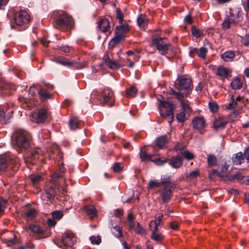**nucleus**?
Listing matches in <instances>:
<instances>
[{
  "label": "nucleus",
  "instance_id": "f257e3e1",
  "mask_svg": "<svg viewBox=\"0 0 249 249\" xmlns=\"http://www.w3.org/2000/svg\"><path fill=\"white\" fill-rule=\"evenodd\" d=\"M13 137L16 145L19 148L26 149L29 147L32 137L28 132L24 129H18L14 132Z\"/></svg>",
  "mask_w": 249,
  "mask_h": 249
},
{
  "label": "nucleus",
  "instance_id": "f03ea898",
  "mask_svg": "<svg viewBox=\"0 0 249 249\" xmlns=\"http://www.w3.org/2000/svg\"><path fill=\"white\" fill-rule=\"evenodd\" d=\"M159 108L160 115L171 124L174 120V107L172 102L159 100Z\"/></svg>",
  "mask_w": 249,
  "mask_h": 249
},
{
  "label": "nucleus",
  "instance_id": "7ed1b4c3",
  "mask_svg": "<svg viewBox=\"0 0 249 249\" xmlns=\"http://www.w3.org/2000/svg\"><path fill=\"white\" fill-rule=\"evenodd\" d=\"M153 43L156 46L159 53L161 55L166 54L168 51L171 49V45L165 37L153 38Z\"/></svg>",
  "mask_w": 249,
  "mask_h": 249
},
{
  "label": "nucleus",
  "instance_id": "20e7f679",
  "mask_svg": "<svg viewBox=\"0 0 249 249\" xmlns=\"http://www.w3.org/2000/svg\"><path fill=\"white\" fill-rule=\"evenodd\" d=\"M100 104L104 106L107 105L108 107H111L114 104L115 97L113 91L109 88L103 89L101 92Z\"/></svg>",
  "mask_w": 249,
  "mask_h": 249
},
{
  "label": "nucleus",
  "instance_id": "39448f33",
  "mask_svg": "<svg viewBox=\"0 0 249 249\" xmlns=\"http://www.w3.org/2000/svg\"><path fill=\"white\" fill-rule=\"evenodd\" d=\"M76 242V237L75 235L70 232H65L61 236V245L59 247L63 249H66L67 248L71 247Z\"/></svg>",
  "mask_w": 249,
  "mask_h": 249
},
{
  "label": "nucleus",
  "instance_id": "423d86ee",
  "mask_svg": "<svg viewBox=\"0 0 249 249\" xmlns=\"http://www.w3.org/2000/svg\"><path fill=\"white\" fill-rule=\"evenodd\" d=\"M192 80L189 78L183 77L178 79V89L180 90H186L187 92L185 96H187L191 92L192 89Z\"/></svg>",
  "mask_w": 249,
  "mask_h": 249
},
{
  "label": "nucleus",
  "instance_id": "0eeeda50",
  "mask_svg": "<svg viewBox=\"0 0 249 249\" xmlns=\"http://www.w3.org/2000/svg\"><path fill=\"white\" fill-rule=\"evenodd\" d=\"M36 116V117H34L33 115H30V120L37 123H42L49 117L50 113L47 109L42 108L39 110Z\"/></svg>",
  "mask_w": 249,
  "mask_h": 249
},
{
  "label": "nucleus",
  "instance_id": "6e6552de",
  "mask_svg": "<svg viewBox=\"0 0 249 249\" xmlns=\"http://www.w3.org/2000/svg\"><path fill=\"white\" fill-rule=\"evenodd\" d=\"M54 20L56 28L71 27L73 24L72 17H57Z\"/></svg>",
  "mask_w": 249,
  "mask_h": 249
},
{
  "label": "nucleus",
  "instance_id": "1a4fd4ad",
  "mask_svg": "<svg viewBox=\"0 0 249 249\" xmlns=\"http://www.w3.org/2000/svg\"><path fill=\"white\" fill-rule=\"evenodd\" d=\"M171 188L172 185L166 184L161 190L158 191L160 195L163 203H166L170 200L172 196Z\"/></svg>",
  "mask_w": 249,
  "mask_h": 249
},
{
  "label": "nucleus",
  "instance_id": "9d476101",
  "mask_svg": "<svg viewBox=\"0 0 249 249\" xmlns=\"http://www.w3.org/2000/svg\"><path fill=\"white\" fill-rule=\"evenodd\" d=\"M56 195L57 193L55 188L53 187H50L45 191L44 193L42 194L41 197L43 200L51 201L54 198Z\"/></svg>",
  "mask_w": 249,
  "mask_h": 249
},
{
  "label": "nucleus",
  "instance_id": "9b49d317",
  "mask_svg": "<svg viewBox=\"0 0 249 249\" xmlns=\"http://www.w3.org/2000/svg\"><path fill=\"white\" fill-rule=\"evenodd\" d=\"M124 40V36L120 32H115V36L112 38L108 44L110 49H113L116 45L122 43Z\"/></svg>",
  "mask_w": 249,
  "mask_h": 249
},
{
  "label": "nucleus",
  "instance_id": "f8f14e48",
  "mask_svg": "<svg viewBox=\"0 0 249 249\" xmlns=\"http://www.w3.org/2000/svg\"><path fill=\"white\" fill-rule=\"evenodd\" d=\"M98 27L103 33H111L110 22L107 18H104L98 23Z\"/></svg>",
  "mask_w": 249,
  "mask_h": 249
},
{
  "label": "nucleus",
  "instance_id": "ddd939ff",
  "mask_svg": "<svg viewBox=\"0 0 249 249\" xmlns=\"http://www.w3.org/2000/svg\"><path fill=\"white\" fill-rule=\"evenodd\" d=\"M216 75L223 81L231 77V71L226 68L221 66L217 69Z\"/></svg>",
  "mask_w": 249,
  "mask_h": 249
},
{
  "label": "nucleus",
  "instance_id": "4468645a",
  "mask_svg": "<svg viewBox=\"0 0 249 249\" xmlns=\"http://www.w3.org/2000/svg\"><path fill=\"white\" fill-rule=\"evenodd\" d=\"M105 64L111 69H118L122 66L119 62L112 61L108 54H105L103 57Z\"/></svg>",
  "mask_w": 249,
  "mask_h": 249
},
{
  "label": "nucleus",
  "instance_id": "2eb2a0df",
  "mask_svg": "<svg viewBox=\"0 0 249 249\" xmlns=\"http://www.w3.org/2000/svg\"><path fill=\"white\" fill-rule=\"evenodd\" d=\"M53 61L63 66L68 67H76L77 65L75 62L69 61L67 59L61 56L53 57Z\"/></svg>",
  "mask_w": 249,
  "mask_h": 249
},
{
  "label": "nucleus",
  "instance_id": "dca6fc26",
  "mask_svg": "<svg viewBox=\"0 0 249 249\" xmlns=\"http://www.w3.org/2000/svg\"><path fill=\"white\" fill-rule=\"evenodd\" d=\"M170 165L174 168H178L183 164V160L180 156L173 157L169 160Z\"/></svg>",
  "mask_w": 249,
  "mask_h": 249
},
{
  "label": "nucleus",
  "instance_id": "f3484780",
  "mask_svg": "<svg viewBox=\"0 0 249 249\" xmlns=\"http://www.w3.org/2000/svg\"><path fill=\"white\" fill-rule=\"evenodd\" d=\"M228 123V121L223 117H220L216 119L213 123L215 129L223 128Z\"/></svg>",
  "mask_w": 249,
  "mask_h": 249
},
{
  "label": "nucleus",
  "instance_id": "a211bd4d",
  "mask_svg": "<svg viewBox=\"0 0 249 249\" xmlns=\"http://www.w3.org/2000/svg\"><path fill=\"white\" fill-rule=\"evenodd\" d=\"M14 22L18 26L24 25L30 21V17H13Z\"/></svg>",
  "mask_w": 249,
  "mask_h": 249
},
{
  "label": "nucleus",
  "instance_id": "6ab92c4d",
  "mask_svg": "<svg viewBox=\"0 0 249 249\" xmlns=\"http://www.w3.org/2000/svg\"><path fill=\"white\" fill-rule=\"evenodd\" d=\"M152 225L154 226V228L153 230H150L152 231V235L151 238L155 241L157 242H160L163 239V235L160 233H159L158 231V230H157L156 228V224L154 222H152Z\"/></svg>",
  "mask_w": 249,
  "mask_h": 249
},
{
  "label": "nucleus",
  "instance_id": "aec40b11",
  "mask_svg": "<svg viewBox=\"0 0 249 249\" xmlns=\"http://www.w3.org/2000/svg\"><path fill=\"white\" fill-rule=\"evenodd\" d=\"M193 127L196 129H203L205 127V121L203 117H196L193 120Z\"/></svg>",
  "mask_w": 249,
  "mask_h": 249
},
{
  "label": "nucleus",
  "instance_id": "412c9836",
  "mask_svg": "<svg viewBox=\"0 0 249 249\" xmlns=\"http://www.w3.org/2000/svg\"><path fill=\"white\" fill-rule=\"evenodd\" d=\"M179 101L180 102L181 107L183 110L182 112H184L186 114H187L188 116H189L192 112V109L189 106V102L184 100L183 97H182L181 100H179Z\"/></svg>",
  "mask_w": 249,
  "mask_h": 249
},
{
  "label": "nucleus",
  "instance_id": "4be33fe9",
  "mask_svg": "<svg viewBox=\"0 0 249 249\" xmlns=\"http://www.w3.org/2000/svg\"><path fill=\"white\" fill-rule=\"evenodd\" d=\"M232 161L234 164L240 165L244 161V157L243 153L239 152L235 154L232 158Z\"/></svg>",
  "mask_w": 249,
  "mask_h": 249
},
{
  "label": "nucleus",
  "instance_id": "5701e85b",
  "mask_svg": "<svg viewBox=\"0 0 249 249\" xmlns=\"http://www.w3.org/2000/svg\"><path fill=\"white\" fill-rule=\"evenodd\" d=\"M8 168V160L4 156H0V172H4Z\"/></svg>",
  "mask_w": 249,
  "mask_h": 249
},
{
  "label": "nucleus",
  "instance_id": "b1692460",
  "mask_svg": "<svg viewBox=\"0 0 249 249\" xmlns=\"http://www.w3.org/2000/svg\"><path fill=\"white\" fill-rule=\"evenodd\" d=\"M234 57L235 53L232 51H227L221 55V58L226 62L232 61Z\"/></svg>",
  "mask_w": 249,
  "mask_h": 249
},
{
  "label": "nucleus",
  "instance_id": "393cba45",
  "mask_svg": "<svg viewBox=\"0 0 249 249\" xmlns=\"http://www.w3.org/2000/svg\"><path fill=\"white\" fill-rule=\"evenodd\" d=\"M231 87L234 89H240L243 86V82L238 77H235L232 80Z\"/></svg>",
  "mask_w": 249,
  "mask_h": 249
},
{
  "label": "nucleus",
  "instance_id": "a878e982",
  "mask_svg": "<svg viewBox=\"0 0 249 249\" xmlns=\"http://www.w3.org/2000/svg\"><path fill=\"white\" fill-rule=\"evenodd\" d=\"M69 126L71 130H75L79 128L80 122L77 117L71 118L69 121Z\"/></svg>",
  "mask_w": 249,
  "mask_h": 249
},
{
  "label": "nucleus",
  "instance_id": "bb28decb",
  "mask_svg": "<svg viewBox=\"0 0 249 249\" xmlns=\"http://www.w3.org/2000/svg\"><path fill=\"white\" fill-rule=\"evenodd\" d=\"M87 215L90 217L93 218L97 214V211L93 206H86L84 207Z\"/></svg>",
  "mask_w": 249,
  "mask_h": 249
},
{
  "label": "nucleus",
  "instance_id": "cd10ccee",
  "mask_svg": "<svg viewBox=\"0 0 249 249\" xmlns=\"http://www.w3.org/2000/svg\"><path fill=\"white\" fill-rule=\"evenodd\" d=\"M112 233L117 238H120L123 236L122 229L118 226L115 225L110 229Z\"/></svg>",
  "mask_w": 249,
  "mask_h": 249
},
{
  "label": "nucleus",
  "instance_id": "c85d7f7f",
  "mask_svg": "<svg viewBox=\"0 0 249 249\" xmlns=\"http://www.w3.org/2000/svg\"><path fill=\"white\" fill-rule=\"evenodd\" d=\"M148 19L146 17H138L137 18V23L139 26L142 29H144L148 23Z\"/></svg>",
  "mask_w": 249,
  "mask_h": 249
},
{
  "label": "nucleus",
  "instance_id": "c756f323",
  "mask_svg": "<svg viewBox=\"0 0 249 249\" xmlns=\"http://www.w3.org/2000/svg\"><path fill=\"white\" fill-rule=\"evenodd\" d=\"M181 154L187 160H192L195 158L194 155L187 150L186 148H182L181 149Z\"/></svg>",
  "mask_w": 249,
  "mask_h": 249
},
{
  "label": "nucleus",
  "instance_id": "7c9ffc66",
  "mask_svg": "<svg viewBox=\"0 0 249 249\" xmlns=\"http://www.w3.org/2000/svg\"><path fill=\"white\" fill-rule=\"evenodd\" d=\"M38 95L42 100L50 99L52 98V94L47 92L45 90L40 89L38 91Z\"/></svg>",
  "mask_w": 249,
  "mask_h": 249
},
{
  "label": "nucleus",
  "instance_id": "2f4dec72",
  "mask_svg": "<svg viewBox=\"0 0 249 249\" xmlns=\"http://www.w3.org/2000/svg\"><path fill=\"white\" fill-rule=\"evenodd\" d=\"M167 142V138L165 136H162L158 138L155 142L156 145L160 148H162Z\"/></svg>",
  "mask_w": 249,
  "mask_h": 249
},
{
  "label": "nucleus",
  "instance_id": "473e14b6",
  "mask_svg": "<svg viewBox=\"0 0 249 249\" xmlns=\"http://www.w3.org/2000/svg\"><path fill=\"white\" fill-rule=\"evenodd\" d=\"M192 34L193 36L196 38L200 37L203 36V32L202 31L198 28H197L196 26H193L191 29Z\"/></svg>",
  "mask_w": 249,
  "mask_h": 249
},
{
  "label": "nucleus",
  "instance_id": "72a5a7b5",
  "mask_svg": "<svg viewBox=\"0 0 249 249\" xmlns=\"http://www.w3.org/2000/svg\"><path fill=\"white\" fill-rule=\"evenodd\" d=\"M231 17H228L226 18V19L223 21L222 24V28L224 30H226L229 29L231 23L233 22L234 20L231 18H230Z\"/></svg>",
  "mask_w": 249,
  "mask_h": 249
},
{
  "label": "nucleus",
  "instance_id": "f704fd0d",
  "mask_svg": "<svg viewBox=\"0 0 249 249\" xmlns=\"http://www.w3.org/2000/svg\"><path fill=\"white\" fill-rule=\"evenodd\" d=\"M39 154V150L38 149H35V150L30 152L28 155V159L30 160H36L38 158Z\"/></svg>",
  "mask_w": 249,
  "mask_h": 249
},
{
  "label": "nucleus",
  "instance_id": "c9c22d12",
  "mask_svg": "<svg viewBox=\"0 0 249 249\" xmlns=\"http://www.w3.org/2000/svg\"><path fill=\"white\" fill-rule=\"evenodd\" d=\"M134 218L133 215L132 213H129L127 215V221L131 229H134L138 223V222L134 221Z\"/></svg>",
  "mask_w": 249,
  "mask_h": 249
},
{
  "label": "nucleus",
  "instance_id": "e433bc0d",
  "mask_svg": "<svg viewBox=\"0 0 249 249\" xmlns=\"http://www.w3.org/2000/svg\"><path fill=\"white\" fill-rule=\"evenodd\" d=\"M138 92L137 89L135 87H131L126 90V94L128 97H134Z\"/></svg>",
  "mask_w": 249,
  "mask_h": 249
},
{
  "label": "nucleus",
  "instance_id": "4c0bfd02",
  "mask_svg": "<svg viewBox=\"0 0 249 249\" xmlns=\"http://www.w3.org/2000/svg\"><path fill=\"white\" fill-rule=\"evenodd\" d=\"M129 30V28L127 24H123L120 26H118L116 27L115 32H120L122 33L123 35L124 33Z\"/></svg>",
  "mask_w": 249,
  "mask_h": 249
},
{
  "label": "nucleus",
  "instance_id": "58836bf2",
  "mask_svg": "<svg viewBox=\"0 0 249 249\" xmlns=\"http://www.w3.org/2000/svg\"><path fill=\"white\" fill-rule=\"evenodd\" d=\"M217 162V159L214 155L210 154L207 157V163L210 166H214Z\"/></svg>",
  "mask_w": 249,
  "mask_h": 249
},
{
  "label": "nucleus",
  "instance_id": "ea45409f",
  "mask_svg": "<svg viewBox=\"0 0 249 249\" xmlns=\"http://www.w3.org/2000/svg\"><path fill=\"white\" fill-rule=\"evenodd\" d=\"M29 229L32 232L36 234H41L43 232L39 226L36 225H30Z\"/></svg>",
  "mask_w": 249,
  "mask_h": 249
},
{
  "label": "nucleus",
  "instance_id": "a19ab883",
  "mask_svg": "<svg viewBox=\"0 0 249 249\" xmlns=\"http://www.w3.org/2000/svg\"><path fill=\"white\" fill-rule=\"evenodd\" d=\"M151 161L154 162L157 165L161 166L167 162V159L165 158H158L155 159L151 160Z\"/></svg>",
  "mask_w": 249,
  "mask_h": 249
},
{
  "label": "nucleus",
  "instance_id": "79ce46f5",
  "mask_svg": "<svg viewBox=\"0 0 249 249\" xmlns=\"http://www.w3.org/2000/svg\"><path fill=\"white\" fill-rule=\"evenodd\" d=\"M160 186V182L156 180H150L147 185V189L150 190Z\"/></svg>",
  "mask_w": 249,
  "mask_h": 249
},
{
  "label": "nucleus",
  "instance_id": "37998d69",
  "mask_svg": "<svg viewBox=\"0 0 249 249\" xmlns=\"http://www.w3.org/2000/svg\"><path fill=\"white\" fill-rule=\"evenodd\" d=\"M140 158L142 161L152 160V155L148 154L145 151H142V149L140 152Z\"/></svg>",
  "mask_w": 249,
  "mask_h": 249
},
{
  "label": "nucleus",
  "instance_id": "c03bdc74",
  "mask_svg": "<svg viewBox=\"0 0 249 249\" xmlns=\"http://www.w3.org/2000/svg\"><path fill=\"white\" fill-rule=\"evenodd\" d=\"M186 115L187 114L181 111L176 115V118L179 123H183L185 121Z\"/></svg>",
  "mask_w": 249,
  "mask_h": 249
},
{
  "label": "nucleus",
  "instance_id": "a18cd8bd",
  "mask_svg": "<svg viewBox=\"0 0 249 249\" xmlns=\"http://www.w3.org/2000/svg\"><path fill=\"white\" fill-rule=\"evenodd\" d=\"M199 175V171L198 169H196V170L191 172L189 174L186 175V177L191 179H193L196 178L197 176Z\"/></svg>",
  "mask_w": 249,
  "mask_h": 249
},
{
  "label": "nucleus",
  "instance_id": "49530a36",
  "mask_svg": "<svg viewBox=\"0 0 249 249\" xmlns=\"http://www.w3.org/2000/svg\"><path fill=\"white\" fill-rule=\"evenodd\" d=\"M37 213V211L35 209H31L28 210L25 213L27 217L33 218L36 216Z\"/></svg>",
  "mask_w": 249,
  "mask_h": 249
},
{
  "label": "nucleus",
  "instance_id": "de8ad7c7",
  "mask_svg": "<svg viewBox=\"0 0 249 249\" xmlns=\"http://www.w3.org/2000/svg\"><path fill=\"white\" fill-rule=\"evenodd\" d=\"M7 201L5 199L0 198V215L4 213V210L6 207Z\"/></svg>",
  "mask_w": 249,
  "mask_h": 249
},
{
  "label": "nucleus",
  "instance_id": "09e8293b",
  "mask_svg": "<svg viewBox=\"0 0 249 249\" xmlns=\"http://www.w3.org/2000/svg\"><path fill=\"white\" fill-rule=\"evenodd\" d=\"M113 170L115 172H119L122 170L124 166L122 163L116 162L113 165Z\"/></svg>",
  "mask_w": 249,
  "mask_h": 249
},
{
  "label": "nucleus",
  "instance_id": "8fccbe9b",
  "mask_svg": "<svg viewBox=\"0 0 249 249\" xmlns=\"http://www.w3.org/2000/svg\"><path fill=\"white\" fill-rule=\"evenodd\" d=\"M207 49L205 47H201L199 50H198L197 55L202 58H205L206 54L207 53Z\"/></svg>",
  "mask_w": 249,
  "mask_h": 249
},
{
  "label": "nucleus",
  "instance_id": "3c124183",
  "mask_svg": "<svg viewBox=\"0 0 249 249\" xmlns=\"http://www.w3.org/2000/svg\"><path fill=\"white\" fill-rule=\"evenodd\" d=\"M90 240L92 244L99 245L101 242V238L99 235L97 236H91L90 237Z\"/></svg>",
  "mask_w": 249,
  "mask_h": 249
},
{
  "label": "nucleus",
  "instance_id": "603ef678",
  "mask_svg": "<svg viewBox=\"0 0 249 249\" xmlns=\"http://www.w3.org/2000/svg\"><path fill=\"white\" fill-rule=\"evenodd\" d=\"M133 229L138 234H142L145 233L144 229L140 226V224L139 222L137 223L134 229Z\"/></svg>",
  "mask_w": 249,
  "mask_h": 249
},
{
  "label": "nucleus",
  "instance_id": "864d4df0",
  "mask_svg": "<svg viewBox=\"0 0 249 249\" xmlns=\"http://www.w3.org/2000/svg\"><path fill=\"white\" fill-rule=\"evenodd\" d=\"M244 178V176H242L241 173L240 172H238L234 175L232 176L231 177V179H237L239 182H245L243 179Z\"/></svg>",
  "mask_w": 249,
  "mask_h": 249
},
{
  "label": "nucleus",
  "instance_id": "5fc2aeb1",
  "mask_svg": "<svg viewBox=\"0 0 249 249\" xmlns=\"http://www.w3.org/2000/svg\"><path fill=\"white\" fill-rule=\"evenodd\" d=\"M63 214L61 211H55L52 213V216L53 218L56 220H60L63 216Z\"/></svg>",
  "mask_w": 249,
  "mask_h": 249
},
{
  "label": "nucleus",
  "instance_id": "6e6d98bb",
  "mask_svg": "<svg viewBox=\"0 0 249 249\" xmlns=\"http://www.w3.org/2000/svg\"><path fill=\"white\" fill-rule=\"evenodd\" d=\"M42 179V177L39 175H33L30 177V180L34 183H36L40 181Z\"/></svg>",
  "mask_w": 249,
  "mask_h": 249
},
{
  "label": "nucleus",
  "instance_id": "4d7b16f0",
  "mask_svg": "<svg viewBox=\"0 0 249 249\" xmlns=\"http://www.w3.org/2000/svg\"><path fill=\"white\" fill-rule=\"evenodd\" d=\"M231 101L226 106V109H233L236 107V102L234 101L232 97L231 98Z\"/></svg>",
  "mask_w": 249,
  "mask_h": 249
},
{
  "label": "nucleus",
  "instance_id": "13d9d810",
  "mask_svg": "<svg viewBox=\"0 0 249 249\" xmlns=\"http://www.w3.org/2000/svg\"><path fill=\"white\" fill-rule=\"evenodd\" d=\"M241 43L245 46H249V33L247 34L245 36L242 37Z\"/></svg>",
  "mask_w": 249,
  "mask_h": 249
},
{
  "label": "nucleus",
  "instance_id": "bf43d9fd",
  "mask_svg": "<svg viewBox=\"0 0 249 249\" xmlns=\"http://www.w3.org/2000/svg\"><path fill=\"white\" fill-rule=\"evenodd\" d=\"M209 106L210 110L213 112H216L218 110V105L215 103H210Z\"/></svg>",
  "mask_w": 249,
  "mask_h": 249
},
{
  "label": "nucleus",
  "instance_id": "052dcab7",
  "mask_svg": "<svg viewBox=\"0 0 249 249\" xmlns=\"http://www.w3.org/2000/svg\"><path fill=\"white\" fill-rule=\"evenodd\" d=\"M170 92V94L176 95L177 99L178 100H181L182 97H184L182 94L176 92L173 89H171Z\"/></svg>",
  "mask_w": 249,
  "mask_h": 249
},
{
  "label": "nucleus",
  "instance_id": "680f3d73",
  "mask_svg": "<svg viewBox=\"0 0 249 249\" xmlns=\"http://www.w3.org/2000/svg\"><path fill=\"white\" fill-rule=\"evenodd\" d=\"M230 16H238L239 10L238 8L234 7L230 9Z\"/></svg>",
  "mask_w": 249,
  "mask_h": 249
},
{
  "label": "nucleus",
  "instance_id": "e2e57ef3",
  "mask_svg": "<svg viewBox=\"0 0 249 249\" xmlns=\"http://www.w3.org/2000/svg\"><path fill=\"white\" fill-rule=\"evenodd\" d=\"M3 88L5 90H15L16 89L15 86L10 83L5 84Z\"/></svg>",
  "mask_w": 249,
  "mask_h": 249
},
{
  "label": "nucleus",
  "instance_id": "0e129e2a",
  "mask_svg": "<svg viewBox=\"0 0 249 249\" xmlns=\"http://www.w3.org/2000/svg\"><path fill=\"white\" fill-rule=\"evenodd\" d=\"M18 242L17 239H16V236H14V238H11L9 239H7V244L8 246H12L16 244Z\"/></svg>",
  "mask_w": 249,
  "mask_h": 249
},
{
  "label": "nucleus",
  "instance_id": "69168bd1",
  "mask_svg": "<svg viewBox=\"0 0 249 249\" xmlns=\"http://www.w3.org/2000/svg\"><path fill=\"white\" fill-rule=\"evenodd\" d=\"M31 13L29 12L28 10H20L18 15L16 16H30Z\"/></svg>",
  "mask_w": 249,
  "mask_h": 249
},
{
  "label": "nucleus",
  "instance_id": "338daca9",
  "mask_svg": "<svg viewBox=\"0 0 249 249\" xmlns=\"http://www.w3.org/2000/svg\"><path fill=\"white\" fill-rule=\"evenodd\" d=\"M47 223L50 227H53L56 224V221H55V219L52 217V218H49L48 219Z\"/></svg>",
  "mask_w": 249,
  "mask_h": 249
},
{
  "label": "nucleus",
  "instance_id": "774afa93",
  "mask_svg": "<svg viewBox=\"0 0 249 249\" xmlns=\"http://www.w3.org/2000/svg\"><path fill=\"white\" fill-rule=\"evenodd\" d=\"M244 155L245 158L249 161V147H247L244 151Z\"/></svg>",
  "mask_w": 249,
  "mask_h": 249
}]
</instances>
